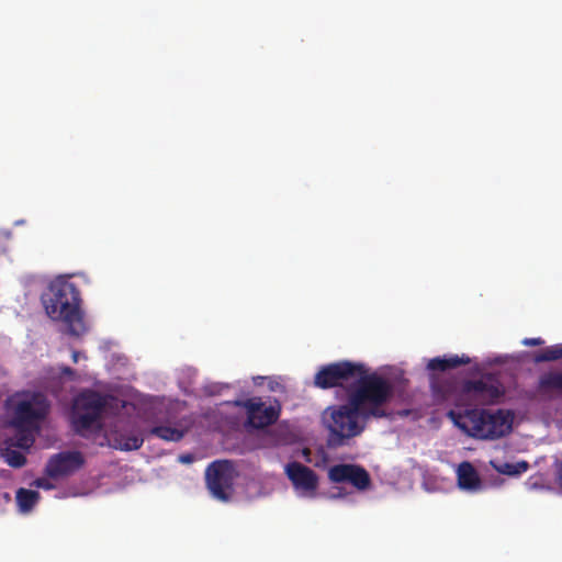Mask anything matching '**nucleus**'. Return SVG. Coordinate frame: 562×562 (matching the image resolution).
<instances>
[{
    "label": "nucleus",
    "mask_w": 562,
    "mask_h": 562,
    "mask_svg": "<svg viewBox=\"0 0 562 562\" xmlns=\"http://www.w3.org/2000/svg\"><path fill=\"white\" fill-rule=\"evenodd\" d=\"M237 476L235 465L229 460L213 461L205 470V481L213 497L228 501L234 492Z\"/></svg>",
    "instance_id": "423d86ee"
},
{
    "label": "nucleus",
    "mask_w": 562,
    "mask_h": 562,
    "mask_svg": "<svg viewBox=\"0 0 562 562\" xmlns=\"http://www.w3.org/2000/svg\"><path fill=\"white\" fill-rule=\"evenodd\" d=\"M562 359V344L549 346L535 356V362H550Z\"/></svg>",
    "instance_id": "4be33fe9"
},
{
    "label": "nucleus",
    "mask_w": 562,
    "mask_h": 562,
    "mask_svg": "<svg viewBox=\"0 0 562 562\" xmlns=\"http://www.w3.org/2000/svg\"><path fill=\"white\" fill-rule=\"evenodd\" d=\"M60 371L63 375H67L70 378L75 376V370L71 369L70 367H61Z\"/></svg>",
    "instance_id": "cd10ccee"
},
{
    "label": "nucleus",
    "mask_w": 562,
    "mask_h": 562,
    "mask_svg": "<svg viewBox=\"0 0 562 562\" xmlns=\"http://www.w3.org/2000/svg\"><path fill=\"white\" fill-rule=\"evenodd\" d=\"M458 484L462 490H476L481 481L474 467L470 462H462L458 468Z\"/></svg>",
    "instance_id": "dca6fc26"
},
{
    "label": "nucleus",
    "mask_w": 562,
    "mask_h": 562,
    "mask_svg": "<svg viewBox=\"0 0 562 562\" xmlns=\"http://www.w3.org/2000/svg\"><path fill=\"white\" fill-rule=\"evenodd\" d=\"M464 389L475 401L482 404H493L504 394L499 384L484 379L469 381Z\"/></svg>",
    "instance_id": "f8f14e48"
},
{
    "label": "nucleus",
    "mask_w": 562,
    "mask_h": 562,
    "mask_svg": "<svg viewBox=\"0 0 562 562\" xmlns=\"http://www.w3.org/2000/svg\"><path fill=\"white\" fill-rule=\"evenodd\" d=\"M115 448L124 451L137 450L143 446L144 439L139 435H122L116 439Z\"/></svg>",
    "instance_id": "412c9836"
},
{
    "label": "nucleus",
    "mask_w": 562,
    "mask_h": 562,
    "mask_svg": "<svg viewBox=\"0 0 562 562\" xmlns=\"http://www.w3.org/2000/svg\"><path fill=\"white\" fill-rule=\"evenodd\" d=\"M16 435L11 443L14 447L21 449H29L33 446L35 441L34 432H37L40 429L33 428H15Z\"/></svg>",
    "instance_id": "aec40b11"
},
{
    "label": "nucleus",
    "mask_w": 562,
    "mask_h": 562,
    "mask_svg": "<svg viewBox=\"0 0 562 562\" xmlns=\"http://www.w3.org/2000/svg\"><path fill=\"white\" fill-rule=\"evenodd\" d=\"M491 465L498 473L506 474V475H519V474L526 472L529 468V464L527 461H520L517 463H509V462L498 463L496 461H491Z\"/></svg>",
    "instance_id": "6ab92c4d"
},
{
    "label": "nucleus",
    "mask_w": 562,
    "mask_h": 562,
    "mask_svg": "<svg viewBox=\"0 0 562 562\" xmlns=\"http://www.w3.org/2000/svg\"><path fill=\"white\" fill-rule=\"evenodd\" d=\"M180 461L183 463H189L192 461V457L190 454L181 456Z\"/></svg>",
    "instance_id": "c85d7f7f"
},
{
    "label": "nucleus",
    "mask_w": 562,
    "mask_h": 562,
    "mask_svg": "<svg viewBox=\"0 0 562 562\" xmlns=\"http://www.w3.org/2000/svg\"><path fill=\"white\" fill-rule=\"evenodd\" d=\"M328 479L331 483H350L360 491L367 490L371 484L368 471L358 464L350 463L330 467L328 470Z\"/></svg>",
    "instance_id": "6e6552de"
},
{
    "label": "nucleus",
    "mask_w": 562,
    "mask_h": 562,
    "mask_svg": "<svg viewBox=\"0 0 562 562\" xmlns=\"http://www.w3.org/2000/svg\"><path fill=\"white\" fill-rule=\"evenodd\" d=\"M470 363V358L467 356L459 357L457 355L449 357H436L429 360L427 369L430 371L445 372L450 369H456L460 366Z\"/></svg>",
    "instance_id": "2eb2a0df"
},
{
    "label": "nucleus",
    "mask_w": 562,
    "mask_h": 562,
    "mask_svg": "<svg viewBox=\"0 0 562 562\" xmlns=\"http://www.w3.org/2000/svg\"><path fill=\"white\" fill-rule=\"evenodd\" d=\"M272 435L276 437L277 445H289L292 441V434L285 425H278L273 430Z\"/></svg>",
    "instance_id": "5701e85b"
},
{
    "label": "nucleus",
    "mask_w": 562,
    "mask_h": 562,
    "mask_svg": "<svg viewBox=\"0 0 562 562\" xmlns=\"http://www.w3.org/2000/svg\"><path fill=\"white\" fill-rule=\"evenodd\" d=\"M42 301L46 314L54 321L65 323L69 335L79 337L87 331L80 310V292L75 283L64 279L53 281Z\"/></svg>",
    "instance_id": "f03ea898"
},
{
    "label": "nucleus",
    "mask_w": 562,
    "mask_h": 562,
    "mask_svg": "<svg viewBox=\"0 0 562 562\" xmlns=\"http://www.w3.org/2000/svg\"><path fill=\"white\" fill-rule=\"evenodd\" d=\"M79 357H80V352L79 351H77V350L72 351L71 358H72L74 362H78Z\"/></svg>",
    "instance_id": "c756f323"
},
{
    "label": "nucleus",
    "mask_w": 562,
    "mask_h": 562,
    "mask_svg": "<svg viewBox=\"0 0 562 562\" xmlns=\"http://www.w3.org/2000/svg\"><path fill=\"white\" fill-rule=\"evenodd\" d=\"M537 392L549 400L562 396V371L542 373L538 379Z\"/></svg>",
    "instance_id": "ddd939ff"
},
{
    "label": "nucleus",
    "mask_w": 562,
    "mask_h": 562,
    "mask_svg": "<svg viewBox=\"0 0 562 562\" xmlns=\"http://www.w3.org/2000/svg\"><path fill=\"white\" fill-rule=\"evenodd\" d=\"M543 344L541 338H525L522 345L525 346H540Z\"/></svg>",
    "instance_id": "bb28decb"
},
{
    "label": "nucleus",
    "mask_w": 562,
    "mask_h": 562,
    "mask_svg": "<svg viewBox=\"0 0 562 562\" xmlns=\"http://www.w3.org/2000/svg\"><path fill=\"white\" fill-rule=\"evenodd\" d=\"M149 434L165 441L175 442L180 441L184 436L182 430L170 426H155L149 430Z\"/></svg>",
    "instance_id": "a211bd4d"
},
{
    "label": "nucleus",
    "mask_w": 562,
    "mask_h": 562,
    "mask_svg": "<svg viewBox=\"0 0 562 562\" xmlns=\"http://www.w3.org/2000/svg\"><path fill=\"white\" fill-rule=\"evenodd\" d=\"M555 468V481L560 490L562 491V461L557 460L554 462Z\"/></svg>",
    "instance_id": "393cba45"
},
{
    "label": "nucleus",
    "mask_w": 562,
    "mask_h": 562,
    "mask_svg": "<svg viewBox=\"0 0 562 562\" xmlns=\"http://www.w3.org/2000/svg\"><path fill=\"white\" fill-rule=\"evenodd\" d=\"M71 425L75 432L85 438L98 434L102 428L101 420L75 411L71 413Z\"/></svg>",
    "instance_id": "4468645a"
},
{
    "label": "nucleus",
    "mask_w": 562,
    "mask_h": 562,
    "mask_svg": "<svg viewBox=\"0 0 562 562\" xmlns=\"http://www.w3.org/2000/svg\"><path fill=\"white\" fill-rule=\"evenodd\" d=\"M393 393L392 383L375 372L352 385L346 404L330 406L324 413V423L329 430L328 446L340 447L347 439L360 435L370 418L387 416L385 405Z\"/></svg>",
    "instance_id": "f257e3e1"
},
{
    "label": "nucleus",
    "mask_w": 562,
    "mask_h": 562,
    "mask_svg": "<svg viewBox=\"0 0 562 562\" xmlns=\"http://www.w3.org/2000/svg\"><path fill=\"white\" fill-rule=\"evenodd\" d=\"M34 485L36 487L44 488V490H50L54 487V485L47 479H44V477L36 479L34 481Z\"/></svg>",
    "instance_id": "a878e982"
},
{
    "label": "nucleus",
    "mask_w": 562,
    "mask_h": 562,
    "mask_svg": "<svg viewBox=\"0 0 562 562\" xmlns=\"http://www.w3.org/2000/svg\"><path fill=\"white\" fill-rule=\"evenodd\" d=\"M285 474L295 488L314 494L318 487V475L308 467L293 461L285 465Z\"/></svg>",
    "instance_id": "9d476101"
},
{
    "label": "nucleus",
    "mask_w": 562,
    "mask_h": 562,
    "mask_svg": "<svg viewBox=\"0 0 562 562\" xmlns=\"http://www.w3.org/2000/svg\"><path fill=\"white\" fill-rule=\"evenodd\" d=\"M40 493L33 490L19 488L16 492V503L22 513H29L40 499Z\"/></svg>",
    "instance_id": "f3484780"
},
{
    "label": "nucleus",
    "mask_w": 562,
    "mask_h": 562,
    "mask_svg": "<svg viewBox=\"0 0 562 562\" xmlns=\"http://www.w3.org/2000/svg\"><path fill=\"white\" fill-rule=\"evenodd\" d=\"M235 406L244 407L247 412V423L256 429L266 428L274 424L280 416V405L276 401L274 404L267 405L259 397L248 398L246 401H235Z\"/></svg>",
    "instance_id": "0eeeda50"
},
{
    "label": "nucleus",
    "mask_w": 562,
    "mask_h": 562,
    "mask_svg": "<svg viewBox=\"0 0 562 562\" xmlns=\"http://www.w3.org/2000/svg\"><path fill=\"white\" fill-rule=\"evenodd\" d=\"M453 424L470 437L476 439H498L512 431L514 415L504 409H453L448 412Z\"/></svg>",
    "instance_id": "7ed1b4c3"
},
{
    "label": "nucleus",
    "mask_w": 562,
    "mask_h": 562,
    "mask_svg": "<svg viewBox=\"0 0 562 562\" xmlns=\"http://www.w3.org/2000/svg\"><path fill=\"white\" fill-rule=\"evenodd\" d=\"M50 411V402L42 392H25L15 403L11 425L14 428L40 429Z\"/></svg>",
    "instance_id": "20e7f679"
},
{
    "label": "nucleus",
    "mask_w": 562,
    "mask_h": 562,
    "mask_svg": "<svg viewBox=\"0 0 562 562\" xmlns=\"http://www.w3.org/2000/svg\"><path fill=\"white\" fill-rule=\"evenodd\" d=\"M109 398V396L102 395L95 391H85L75 400L72 411L101 420Z\"/></svg>",
    "instance_id": "9b49d317"
},
{
    "label": "nucleus",
    "mask_w": 562,
    "mask_h": 562,
    "mask_svg": "<svg viewBox=\"0 0 562 562\" xmlns=\"http://www.w3.org/2000/svg\"><path fill=\"white\" fill-rule=\"evenodd\" d=\"M5 461L12 468H22L26 463V458L20 451L9 449L5 452Z\"/></svg>",
    "instance_id": "b1692460"
},
{
    "label": "nucleus",
    "mask_w": 562,
    "mask_h": 562,
    "mask_svg": "<svg viewBox=\"0 0 562 562\" xmlns=\"http://www.w3.org/2000/svg\"><path fill=\"white\" fill-rule=\"evenodd\" d=\"M310 453H311L310 449H307V448L303 449V456L306 458L307 461H310V459H308Z\"/></svg>",
    "instance_id": "7c9ffc66"
},
{
    "label": "nucleus",
    "mask_w": 562,
    "mask_h": 562,
    "mask_svg": "<svg viewBox=\"0 0 562 562\" xmlns=\"http://www.w3.org/2000/svg\"><path fill=\"white\" fill-rule=\"evenodd\" d=\"M371 374L363 363L344 360L322 367L315 374L314 384L319 389L326 390L341 386L345 382L356 380L355 385H357L362 378H368Z\"/></svg>",
    "instance_id": "39448f33"
},
{
    "label": "nucleus",
    "mask_w": 562,
    "mask_h": 562,
    "mask_svg": "<svg viewBox=\"0 0 562 562\" xmlns=\"http://www.w3.org/2000/svg\"><path fill=\"white\" fill-rule=\"evenodd\" d=\"M85 463L80 451H63L53 454L45 468V473L52 479L67 476L79 470Z\"/></svg>",
    "instance_id": "1a4fd4ad"
}]
</instances>
